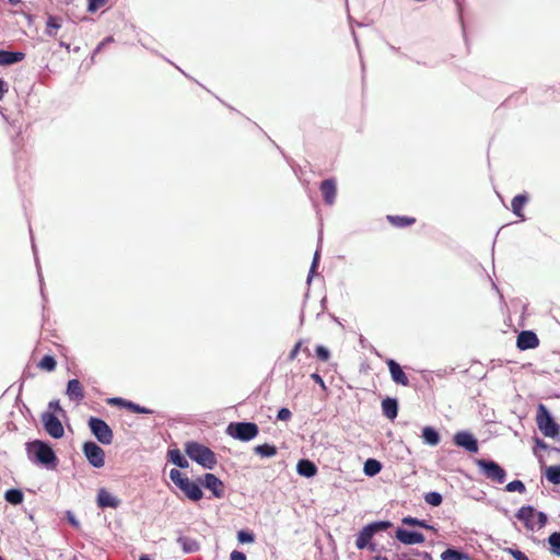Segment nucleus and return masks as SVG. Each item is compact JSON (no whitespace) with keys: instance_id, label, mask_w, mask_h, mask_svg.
I'll list each match as a JSON object with an SVG mask.
<instances>
[{"instance_id":"nucleus-1","label":"nucleus","mask_w":560,"mask_h":560,"mask_svg":"<svg viewBox=\"0 0 560 560\" xmlns=\"http://www.w3.org/2000/svg\"><path fill=\"white\" fill-rule=\"evenodd\" d=\"M184 450L190 459L198 463L203 468L212 469L218 463L214 452L198 442H187Z\"/></svg>"},{"instance_id":"nucleus-2","label":"nucleus","mask_w":560,"mask_h":560,"mask_svg":"<svg viewBox=\"0 0 560 560\" xmlns=\"http://www.w3.org/2000/svg\"><path fill=\"white\" fill-rule=\"evenodd\" d=\"M516 518L523 522L527 530L541 529L547 524V515L536 511L533 506H522L515 514Z\"/></svg>"},{"instance_id":"nucleus-3","label":"nucleus","mask_w":560,"mask_h":560,"mask_svg":"<svg viewBox=\"0 0 560 560\" xmlns=\"http://www.w3.org/2000/svg\"><path fill=\"white\" fill-rule=\"evenodd\" d=\"M226 432L233 439L247 442L258 435L259 428L254 422H231Z\"/></svg>"},{"instance_id":"nucleus-4","label":"nucleus","mask_w":560,"mask_h":560,"mask_svg":"<svg viewBox=\"0 0 560 560\" xmlns=\"http://www.w3.org/2000/svg\"><path fill=\"white\" fill-rule=\"evenodd\" d=\"M390 525L392 524L389 522H375V523H371V524L364 526L357 536V539H355L357 548L358 549L370 548L371 550H374V545L371 544V539L377 532L385 530L388 527H390Z\"/></svg>"},{"instance_id":"nucleus-5","label":"nucleus","mask_w":560,"mask_h":560,"mask_svg":"<svg viewBox=\"0 0 560 560\" xmlns=\"http://www.w3.org/2000/svg\"><path fill=\"white\" fill-rule=\"evenodd\" d=\"M536 422L538 429L545 436L555 438L559 434V425L555 422L550 412L542 404L538 406Z\"/></svg>"},{"instance_id":"nucleus-6","label":"nucleus","mask_w":560,"mask_h":560,"mask_svg":"<svg viewBox=\"0 0 560 560\" xmlns=\"http://www.w3.org/2000/svg\"><path fill=\"white\" fill-rule=\"evenodd\" d=\"M88 424L92 434L100 443L108 445L113 442V430L104 420L96 417H91L88 421Z\"/></svg>"},{"instance_id":"nucleus-7","label":"nucleus","mask_w":560,"mask_h":560,"mask_svg":"<svg viewBox=\"0 0 560 560\" xmlns=\"http://www.w3.org/2000/svg\"><path fill=\"white\" fill-rule=\"evenodd\" d=\"M476 464L487 479L498 483L505 481L506 472L498 463L488 459H477Z\"/></svg>"},{"instance_id":"nucleus-8","label":"nucleus","mask_w":560,"mask_h":560,"mask_svg":"<svg viewBox=\"0 0 560 560\" xmlns=\"http://www.w3.org/2000/svg\"><path fill=\"white\" fill-rule=\"evenodd\" d=\"M30 453H33L36 460L44 465L55 464L57 457L52 448L44 442L35 441L30 444Z\"/></svg>"},{"instance_id":"nucleus-9","label":"nucleus","mask_w":560,"mask_h":560,"mask_svg":"<svg viewBox=\"0 0 560 560\" xmlns=\"http://www.w3.org/2000/svg\"><path fill=\"white\" fill-rule=\"evenodd\" d=\"M82 451L88 462L95 468H101L105 464V452L94 442H85Z\"/></svg>"},{"instance_id":"nucleus-10","label":"nucleus","mask_w":560,"mask_h":560,"mask_svg":"<svg viewBox=\"0 0 560 560\" xmlns=\"http://www.w3.org/2000/svg\"><path fill=\"white\" fill-rule=\"evenodd\" d=\"M42 422L45 431L54 439H60L65 434L63 425L60 420L51 412H45L42 416Z\"/></svg>"},{"instance_id":"nucleus-11","label":"nucleus","mask_w":560,"mask_h":560,"mask_svg":"<svg viewBox=\"0 0 560 560\" xmlns=\"http://www.w3.org/2000/svg\"><path fill=\"white\" fill-rule=\"evenodd\" d=\"M395 538L404 545H420L425 541V537L422 533L408 530L401 527L396 529Z\"/></svg>"},{"instance_id":"nucleus-12","label":"nucleus","mask_w":560,"mask_h":560,"mask_svg":"<svg viewBox=\"0 0 560 560\" xmlns=\"http://www.w3.org/2000/svg\"><path fill=\"white\" fill-rule=\"evenodd\" d=\"M454 443L470 453L478 452V443L474 435L466 431L457 432L454 435Z\"/></svg>"},{"instance_id":"nucleus-13","label":"nucleus","mask_w":560,"mask_h":560,"mask_svg":"<svg viewBox=\"0 0 560 560\" xmlns=\"http://www.w3.org/2000/svg\"><path fill=\"white\" fill-rule=\"evenodd\" d=\"M539 346L537 335L532 330H523L518 334L516 339V347L520 350L535 349Z\"/></svg>"},{"instance_id":"nucleus-14","label":"nucleus","mask_w":560,"mask_h":560,"mask_svg":"<svg viewBox=\"0 0 560 560\" xmlns=\"http://www.w3.org/2000/svg\"><path fill=\"white\" fill-rule=\"evenodd\" d=\"M202 485L206 489L210 490L215 498H223L224 485L215 475L207 472L203 476Z\"/></svg>"},{"instance_id":"nucleus-15","label":"nucleus","mask_w":560,"mask_h":560,"mask_svg":"<svg viewBox=\"0 0 560 560\" xmlns=\"http://www.w3.org/2000/svg\"><path fill=\"white\" fill-rule=\"evenodd\" d=\"M319 190L325 203L332 205L337 196V183L334 178L325 179L320 183Z\"/></svg>"},{"instance_id":"nucleus-16","label":"nucleus","mask_w":560,"mask_h":560,"mask_svg":"<svg viewBox=\"0 0 560 560\" xmlns=\"http://www.w3.org/2000/svg\"><path fill=\"white\" fill-rule=\"evenodd\" d=\"M387 366L392 376V380L402 386L409 385V380L401 366L393 359L387 360Z\"/></svg>"},{"instance_id":"nucleus-17","label":"nucleus","mask_w":560,"mask_h":560,"mask_svg":"<svg viewBox=\"0 0 560 560\" xmlns=\"http://www.w3.org/2000/svg\"><path fill=\"white\" fill-rule=\"evenodd\" d=\"M120 504V500L114 497L106 489H101L97 493V505L101 509L112 508L116 509Z\"/></svg>"},{"instance_id":"nucleus-18","label":"nucleus","mask_w":560,"mask_h":560,"mask_svg":"<svg viewBox=\"0 0 560 560\" xmlns=\"http://www.w3.org/2000/svg\"><path fill=\"white\" fill-rule=\"evenodd\" d=\"M67 395L71 400L81 401L84 399V388L79 380L73 378L68 382Z\"/></svg>"},{"instance_id":"nucleus-19","label":"nucleus","mask_w":560,"mask_h":560,"mask_svg":"<svg viewBox=\"0 0 560 560\" xmlns=\"http://www.w3.org/2000/svg\"><path fill=\"white\" fill-rule=\"evenodd\" d=\"M25 54L21 51L0 50V66H9L22 61Z\"/></svg>"},{"instance_id":"nucleus-20","label":"nucleus","mask_w":560,"mask_h":560,"mask_svg":"<svg viewBox=\"0 0 560 560\" xmlns=\"http://www.w3.org/2000/svg\"><path fill=\"white\" fill-rule=\"evenodd\" d=\"M386 220L390 223V225L404 229L407 226H410L416 223L417 219L415 217H408V215H393L388 214L386 217Z\"/></svg>"},{"instance_id":"nucleus-21","label":"nucleus","mask_w":560,"mask_h":560,"mask_svg":"<svg viewBox=\"0 0 560 560\" xmlns=\"http://www.w3.org/2000/svg\"><path fill=\"white\" fill-rule=\"evenodd\" d=\"M383 415L389 420H394L398 413V402L395 398L387 397L382 401Z\"/></svg>"},{"instance_id":"nucleus-22","label":"nucleus","mask_w":560,"mask_h":560,"mask_svg":"<svg viewBox=\"0 0 560 560\" xmlns=\"http://www.w3.org/2000/svg\"><path fill=\"white\" fill-rule=\"evenodd\" d=\"M528 201V197L527 195L525 194H521V195H517L515 196L513 199H512V202H511V207H512V211L513 213L524 220V213H523V208L524 206L527 203Z\"/></svg>"},{"instance_id":"nucleus-23","label":"nucleus","mask_w":560,"mask_h":560,"mask_svg":"<svg viewBox=\"0 0 560 560\" xmlns=\"http://www.w3.org/2000/svg\"><path fill=\"white\" fill-rule=\"evenodd\" d=\"M296 470L301 476L310 478L316 475L317 467L308 459H301L296 465Z\"/></svg>"},{"instance_id":"nucleus-24","label":"nucleus","mask_w":560,"mask_h":560,"mask_svg":"<svg viewBox=\"0 0 560 560\" xmlns=\"http://www.w3.org/2000/svg\"><path fill=\"white\" fill-rule=\"evenodd\" d=\"M177 542L180 545L182 549L186 553L196 552L200 548V545L196 539H194L191 537H187V536L178 537Z\"/></svg>"},{"instance_id":"nucleus-25","label":"nucleus","mask_w":560,"mask_h":560,"mask_svg":"<svg viewBox=\"0 0 560 560\" xmlns=\"http://www.w3.org/2000/svg\"><path fill=\"white\" fill-rule=\"evenodd\" d=\"M170 478L182 491H184V489H186L188 483L191 481L188 477H186L176 468H173L170 471Z\"/></svg>"},{"instance_id":"nucleus-26","label":"nucleus","mask_w":560,"mask_h":560,"mask_svg":"<svg viewBox=\"0 0 560 560\" xmlns=\"http://www.w3.org/2000/svg\"><path fill=\"white\" fill-rule=\"evenodd\" d=\"M170 478L182 491H184V489H186L188 483L191 481L188 477H186L176 468H173L170 471Z\"/></svg>"},{"instance_id":"nucleus-27","label":"nucleus","mask_w":560,"mask_h":560,"mask_svg":"<svg viewBox=\"0 0 560 560\" xmlns=\"http://www.w3.org/2000/svg\"><path fill=\"white\" fill-rule=\"evenodd\" d=\"M422 439L427 444H429L431 446L438 445L441 440L439 432L435 429H433L432 427L423 428Z\"/></svg>"},{"instance_id":"nucleus-28","label":"nucleus","mask_w":560,"mask_h":560,"mask_svg":"<svg viewBox=\"0 0 560 560\" xmlns=\"http://www.w3.org/2000/svg\"><path fill=\"white\" fill-rule=\"evenodd\" d=\"M170 460L180 468H187L189 466L188 460L182 455L177 448L170 450L167 453Z\"/></svg>"},{"instance_id":"nucleus-29","label":"nucleus","mask_w":560,"mask_h":560,"mask_svg":"<svg viewBox=\"0 0 560 560\" xmlns=\"http://www.w3.org/2000/svg\"><path fill=\"white\" fill-rule=\"evenodd\" d=\"M37 368L40 371L52 372L57 368V361H56V359L52 355L46 354L37 363Z\"/></svg>"},{"instance_id":"nucleus-30","label":"nucleus","mask_w":560,"mask_h":560,"mask_svg":"<svg viewBox=\"0 0 560 560\" xmlns=\"http://www.w3.org/2000/svg\"><path fill=\"white\" fill-rule=\"evenodd\" d=\"M183 492L192 501H199L203 494L200 487L194 481H190Z\"/></svg>"},{"instance_id":"nucleus-31","label":"nucleus","mask_w":560,"mask_h":560,"mask_svg":"<svg viewBox=\"0 0 560 560\" xmlns=\"http://www.w3.org/2000/svg\"><path fill=\"white\" fill-rule=\"evenodd\" d=\"M254 452L261 457H272L277 454V447L266 443L255 446Z\"/></svg>"},{"instance_id":"nucleus-32","label":"nucleus","mask_w":560,"mask_h":560,"mask_svg":"<svg viewBox=\"0 0 560 560\" xmlns=\"http://www.w3.org/2000/svg\"><path fill=\"white\" fill-rule=\"evenodd\" d=\"M60 27H61V24H60L59 19L57 16L50 15L47 19V22H46V34L47 35L55 37L57 35V31Z\"/></svg>"},{"instance_id":"nucleus-33","label":"nucleus","mask_w":560,"mask_h":560,"mask_svg":"<svg viewBox=\"0 0 560 560\" xmlns=\"http://www.w3.org/2000/svg\"><path fill=\"white\" fill-rule=\"evenodd\" d=\"M382 469V465L376 459H368L364 464V472L368 476H375Z\"/></svg>"},{"instance_id":"nucleus-34","label":"nucleus","mask_w":560,"mask_h":560,"mask_svg":"<svg viewBox=\"0 0 560 560\" xmlns=\"http://www.w3.org/2000/svg\"><path fill=\"white\" fill-rule=\"evenodd\" d=\"M4 498L11 504H20L24 497L21 490L10 489L5 492Z\"/></svg>"},{"instance_id":"nucleus-35","label":"nucleus","mask_w":560,"mask_h":560,"mask_svg":"<svg viewBox=\"0 0 560 560\" xmlns=\"http://www.w3.org/2000/svg\"><path fill=\"white\" fill-rule=\"evenodd\" d=\"M547 479L553 485H560V466H550L546 470Z\"/></svg>"},{"instance_id":"nucleus-36","label":"nucleus","mask_w":560,"mask_h":560,"mask_svg":"<svg viewBox=\"0 0 560 560\" xmlns=\"http://www.w3.org/2000/svg\"><path fill=\"white\" fill-rule=\"evenodd\" d=\"M548 542L551 547V552L560 557V533H552L548 538Z\"/></svg>"},{"instance_id":"nucleus-37","label":"nucleus","mask_w":560,"mask_h":560,"mask_svg":"<svg viewBox=\"0 0 560 560\" xmlns=\"http://www.w3.org/2000/svg\"><path fill=\"white\" fill-rule=\"evenodd\" d=\"M401 523L404 525H408V526H419V527L427 528V529H433V527L428 525L424 521L418 520V518L412 517V516L404 517L401 520Z\"/></svg>"},{"instance_id":"nucleus-38","label":"nucleus","mask_w":560,"mask_h":560,"mask_svg":"<svg viewBox=\"0 0 560 560\" xmlns=\"http://www.w3.org/2000/svg\"><path fill=\"white\" fill-rule=\"evenodd\" d=\"M441 558L442 560H464L466 556L455 549H446Z\"/></svg>"},{"instance_id":"nucleus-39","label":"nucleus","mask_w":560,"mask_h":560,"mask_svg":"<svg viewBox=\"0 0 560 560\" xmlns=\"http://www.w3.org/2000/svg\"><path fill=\"white\" fill-rule=\"evenodd\" d=\"M424 500L428 504L432 506H439L442 503V495L439 492H429L424 495Z\"/></svg>"},{"instance_id":"nucleus-40","label":"nucleus","mask_w":560,"mask_h":560,"mask_svg":"<svg viewBox=\"0 0 560 560\" xmlns=\"http://www.w3.org/2000/svg\"><path fill=\"white\" fill-rule=\"evenodd\" d=\"M505 490L509 492L517 491L520 493L525 492V485L521 480H513L505 486Z\"/></svg>"},{"instance_id":"nucleus-41","label":"nucleus","mask_w":560,"mask_h":560,"mask_svg":"<svg viewBox=\"0 0 560 560\" xmlns=\"http://www.w3.org/2000/svg\"><path fill=\"white\" fill-rule=\"evenodd\" d=\"M237 540L241 544H250L255 541V535L248 530H240L237 533Z\"/></svg>"},{"instance_id":"nucleus-42","label":"nucleus","mask_w":560,"mask_h":560,"mask_svg":"<svg viewBox=\"0 0 560 560\" xmlns=\"http://www.w3.org/2000/svg\"><path fill=\"white\" fill-rule=\"evenodd\" d=\"M126 409H128L129 411L131 412H135V413H152V410L145 408V407H141L132 401H129L126 404Z\"/></svg>"},{"instance_id":"nucleus-43","label":"nucleus","mask_w":560,"mask_h":560,"mask_svg":"<svg viewBox=\"0 0 560 560\" xmlns=\"http://www.w3.org/2000/svg\"><path fill=\"white\" fill-rule=\"evenodd\" d=\"M315 353L317 359L323 362H327L330 358L329 351L324 346H317L315 349Z\"/></svg>"},{"instance_id":"nucleus-44","label":"nucleus","mask_w":560,"mask_h":560,"mask_svg":"<svg viewBox=\"0 0 560 560\" xmlns=\"http://www.w3.org/2000/svg\"><path fill=\"white\" fill-rule=\"evenodd\" d=\"M108 0H89L88 10L90 12H95L100 8L104 7Z\"/></svg>"},{"instance_id":"nucleus-45","label":"nucleus","mask_w":560,"mask_h":560,"mask_svg":"<svg viewBox=\"0 0 560 560\" xmlns=\"http://www.w3.org/2000/svg\"><path fill=\"white\" fill-rule=\"evenodd\" d=\"M506 552H509L515 560H529L527 556L518 549L509 548L506 549Z\"/></svg>"},{"instance_id":"nucleus-46","label":"nucleus","mask_w":560,"mask_h":560,"mask_svg":"<svg viewBox=\"0 0 560 560\" xmlns=\"http://www.w3.org/2000/svg\"><path fill=\"white\" fill-rule=\"evenodd\" d=\"M291 417H292V413L288 408H281L277 415V419L280 421H288L291 419Z\"/></svg>"},{"instance_id":"nucleus-47","label":"nucleus","mask_w":560,"mask_h":560,"mask_svg":"<svg viewBox=\"0 0 560 560\" xmlns=\"http://www.w3.org/2000/svg\"><path fill=\"white\" fill-rule=\"evenodd\" d=\"M127 402H128V400L120 398V397H114V398H109L107 400V404L110 406H119V407H124V408H126Z\"/></svg>"},{"instance_id":"nucleus-48","label":"nucleus","mask_w":560,"mask_h":560,"mask_svg":"<svg viewBox=\"0 0 560 560\" xmlns=\"http://www.w3.org/2000/svg\"><path fill=\"white\" fill-rule=\"evenodd\" d=\"M230 560H247L246 555L238 550H233L230 555Z\"/></svg>"},{"instance_id":"nucleus-49","label":"nucleus","mask_w":560,"mask_h":560,"mask_svg":"<svg viewBox=\"0 0 560 560\" xmlns=\"http://www.w3.org/2000/svg\"><path fill=\"white\" fill-rule=\"evenodd\" d=\"M8 92V84L5 81L0 79V101L3 100L4 94Z\"/></svg>"},{"instance_id":"nucleus-50","label":"nucleus","mask_w":560,"mask_h":560,"mask_svg":"<svg viewBox=\"0 0 560 560\" xmlns=\"http://www.w3.org/2000/svg\"><path fill=\"white\" fill-rule=\"evenodd\" d=\"M311 377H312V380H314L317 384H319L323 388H325V383H324V381H323V378H322V376H320L319 374H317V373H313V374L311 375Z\"/></svg>"},{"instance_id":"nucleus-51","label":"nucleus","mask_w":560,"mask_h":560,"mask_svg":"<svg viewBox=\"0 0 560 560\" xmlns=\"http://www.w3.org/2000/svg\"><path fill=\"white\" fill-rule=\"evenodd\" d=\"M49 409H52L55 411H63L62 408L60 407L59 405V401L58 400H55V401H50L49 405H48Z\"/></svg>"},{"instance_id":"nucleus-52","label":"nucleus","mask_w":560,"mask_h":560,"mask_svg":"<svg viewBox=\"0 0 560 560\" xmlns=\"http://www.w3.org/2000/svg\"><path fill=\"white\" fill-rule=\"evenodd\" d=\"M301 347V342H298L294 348L291 350L290 352V359H295V357L298 355V352H299V349Z\"/></svg>"},{"instance_id":"nucleus-53","label":"nucleus","mask_w":560,"mask_h":560,"mask_svg":"<svg viewBox=\"0 0 560 560\" xmlns=\"http://www.w3.org/2000/svg\"><path fill=\"white\" fill-rule=\"evenodd\" d=\"M10 4L16 5L22 2V0H8Z\"/></svg>"},{"instance_id":"nucleus-54","label":"nucleus","mask_w":560,"mask_h":560,"mask_svg":"<svg viewBox=\"0 0 560 560\" xmlns=\"http://www.w3.org/2000/svg\"><path fill=\"white\" fill-rule=\"evenodd\" d=\"M139 560H151V559L149 558V556H147V555H142V556L139 558Z\"/></svg>"},{"instance_id":"nucleus-55","label":"nucleus","mask_w":560,"mask_h":560,"mask_svg":"<svg viewBox=\"0 0 560 560\" xmlns=\"http://www.w3.org/2000/svg\"><path fill=\"white\" fill-rule=\"evenodd\" d=\"M373 560H388L386 557L377 556Z\"/></svg>"},{"instance_id":"nucleus-56","label":"nucleus","mask_w":560,"mask_h":560,"mask_svg":"<svg viewBox=\"0 0 560 560\" xmlns=\"http://www.w3.org/2000/svg\"><path fill=\"white\" fill-rule=\"evenodd\" d=\"M537 443L541 446V447H546V444L539 440H537Z\"/></svg>"},{"instance_id":"nucleus-57","label":"nucleus","mask_w":560,"mask_h":560,"mask_svg":"<svg viewBox=\"0 0 560 560\" xmlns=\"http://www.w3.org/2000/svg\"><path fill=\"white\" fill-rule=\"evenodd\" d=\"M0 560H3V559L0 557Z\"/></svg>"}]
</instances>
